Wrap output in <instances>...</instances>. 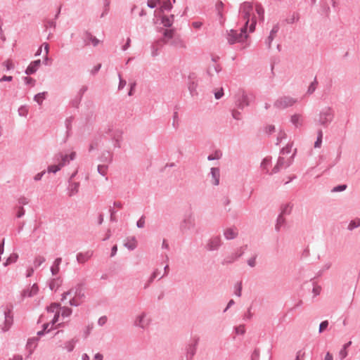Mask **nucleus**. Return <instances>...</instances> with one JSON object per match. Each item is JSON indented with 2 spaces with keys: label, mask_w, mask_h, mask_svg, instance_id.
I'll use <instances>...</instances> for the list:
<instances>
[{
  "label": "nucleus",
  "mask_w": 360,
  "mask_h": 360,
  "mask_svg": "<svg viewBox=\"0 0 360 360\" xmlns=\"http://www.w3.org/2000/svg\"><path fill=\"white\" fill-rule=\"evenodd\" d=\"M253 11V6L250 2H244L240 5V12L243 16L245 24L244 26L249 27V32L252 33L255 30L257 20L255 17L251 18V14Z\"/></svg>",
  "instance_id": "nucleus-1"
},
{
  "label": "nucleus",
  "mask_w": 360,
  "mask_h": 360,
  "mask_svg": "<svg viewBox=\"0 0 360 360\" xmlns=\"http://www.w3.org/2000/svg\"><path fill=\"white\" fill-rule=\"evenodd\" d=\"M334 117L335 110L333 108L330 106H326L320 110L316 121L318 124L327 128L333 121Z\"/></svg>",
  "instance_id": "nucleus-2"
},
{
  "label": "nucleus",
  "mask_w": 360,
  "mask_h": 360,
  "mask_svg": "<svg viewBox=\"0 0 360 360\" xmlns=\"http://www.w3.org/2000/svg\"><path fill=\"white\" fill-rule=\"evenodd\" d=\"M248 28L246 26H243L240 32L237 30L231 29L227 34V40L229 44H234L236 43H243L248 37Z\"/></svg>",
  "instance_id": "nucleus-3"
},
{
  "label": "nucleus",
  "mask_w": 360,
  "mask_h": 360,
  "mask_svg": "<svg viewBox=\"0 0 360 360\" xmlns=\"http://www.w3.org/2000/svg\"><path fill=\"white\" fill-rule=\"evenodd\" d=\"M200 341V338L198 336L193 337L191 341L186 346V360H193V356L197 352L198 345Z\"/></svg>",
  "instance_id": "nucleus-4"
},
{
  "label": "nucleus",
  "mask_w": 360,
  "mask_h": 360,
  "mask_svg": "<svg viewBox=\"0 0 360 360\" xmlns=\"http://www.w3.org/2000/svg\"><path fill=\"white\" fill-rule=\"evenodd\" d=\"M297 100L290 96H282L278 98L274 103L275 108L278 109H285L293 105Z\"/></svg>",
  "instance_id": "nucleus-5"
},
{
  "label": "nucleus",
  "mask_w": 360,
  "mask_h": 360,
  "mask_svg": "<svg viewBox=\"0 0 360 360\" xmlns=\"http://www.w3.org/2000/svg\"><path fill=\"white\" fill-rule=\"evenodd\" d=\"M292 207H293V204H292L291 202L283 204L281 206V213L276 219V225H282L283 224H284L285 222L284 217L285 215H288L291 213Z\"/></svg>",
  "instance_id": "nucleus-6"
},
{
  "label": "nucleus",
  "mask_w": 360,
  "mask_h": 360,
  "mask_svg": "<svg viewBox=\"0 0 360 360\" xmlns=\"http://www.w3.org/2000/svg\"><path fill=\"white\" fill-rule=\"evenodd\" d=\"M187 85L191 96L192 97L198 96V93L197 91V88L198 84V80L196 79V76L195 75L194 73H191L189 75Z\"/></svg>",
  "instance_id": "nucleus-7"
},
{
  "label": "nucleus",
  "mask_w": 360,
  "mask_h": 360,
  "mask_svg": "<svg viewBox=\"0 0 360 360\" xmlns=\"http://www.w3.org/2000/svg\"><path fill=\"white\" fill-rule=\"evenodd\" d=\"M221 245V240L219 236H213L208 240L206 245V249L208 251L217 250L219 248Z\"/></svg>",
  "instance_id": "nucleus-8"
},
{
  "label": "nucleus",
  "mask_w": 360,
  "mask_h": 360,
  "mask_svg": "<svg viewBox=\"0 0 360 360\" xmlns=\"http://www.w3.org/2000/svg\"><path fill=\"white\" fill-rule=\"evenodd\" d=\"M87 90H88V86L86 85H84L80 88V89L77 92V94L76 95V96L71 101V105L73 108H79V104L82 100L83 96Z\"/></svg>",
  "instance_id": "nucleus-9"
},
{
  "label": "nucleus",
  "mask_w": 360,
  "mask_h": 360,
  "mask_svg": "<svg viewBox=\"0 0 360 360\" xmlns=\"http://www.w3.org/2000/svg\"><path fill=\"white\" fill-rule=\"evenodd\" d=\"M250 105V98L249 96L243 92L242 95L238 96L236 101V107L240 110H243L245 107L248 106Z\"/></svg>",
  "instance_id": "nucleus-10"
},
{
  "label": "nucleus",
  "mask_w": 360,
  "mask_h": 360,
  "mask_svg": "<svg viewBox=\"0 0 360 360\" xmlns=\"http://www.w3.org/2000/svg\"><path fill=\"white\" fill-rule=\"evenodd\" d=\"M41 61L40 59H37L32 61L25 70V73L27 75H31L36 73L39 68L40 67Z\"/></svg>",
  "instance_id": "nucleus-11"
},
{
  "label": "nucleus",
  "mask_w": 360,
  "mask_h": 360,
  "mask_svg": "<svg viewBox=\"0 0 360 360\" xmlns=\"http://www.w3.org/2000/svg\"><path fill=\"white\" fill-rule=\"evenodd\" d=\"M83 286L84 283H79L75 287L70 289L73 290L72 294H74L75 297L78 300H83L85 298V294L83 291Z\"/></svg>",
  "instance_id": "nucleus-12"
},
{
  "label": "nucleus",
  "mask_w": 360,
  "mask_h": 360,
  "mask_svg": "<svg viewBox=\"0 0 360 360\" xmlns=\"http://www.w3.org/2000/svg\"><path fill=\"white\" fill-rule=\"evenodd\" d=\"M238 234V229L236 226L226 228L224 231V236L226 240H232L237 237Z\"/></svg>",
  "instance_id": "nucleus-13"
},
{
  "label": "nucleus",
  "mask_w": 360,
  "mask_h": 360,
  "mask_svg": "<svg viewBox=\"0 0 360 360\" xmlns=\"http://www.w3.org/2000/svg\"><path fill=\"white\" fill-rule=\"evenodd\" d=\"M146 316V314L145 312H143L139 315L136 318L134 325L136 327L144 329L148 325V322L145 319Z\"/></svg>",
  "instance_id": "nucleus-14"
},
{
  "label": "nucleus",
  "mask_w": 360,
  "mask_h": 360,
  "mask_svg": "<svg viewBox=\"0 0 360 360\" xmlns=\"http://www.w3.org/2000/svg\"><path fill=\"white\" fill-rule=\"evenodd\" d=\"M122 131L117 129L111 134V139L114 141V147L120 148L121 147L120 141L122 140Z\"/></svg>",
  "instance_id": "nucleus-15"
},
{
  "label": "nucleus",
  "mask_w": 360,
  "mask_h": 360,
  "mask_svg": "<svg viewBox=\"0 0 360 360\" xmlns=\"http://www.w3.org/2000/svg\"><path fill=\"white\" fill-rule=\"evenodd\" d=\"M210 174L212 179V184L214 186H218L219 184L220 179V169L219 167H212L210 169Z\"/></svg>",
  "instance_id": "nucleus-16"
},
{
  "label": "nucleus",
  "mask_w": 360,
  "mask_h": 360,
  "mask_svg": "<svg viewBox=\"0 0 360 360\" xmlns=\"http://www.w3.org/2000/svg\"><path fill=\"white\" fill-rule=\"evenodd\" d=\"M278 31H279L278 24L274 25L271 30L270 31L269 35L268 36V37L266 40V44L267 45V47L269 49H271V42L273 41V40L274 39L275 34H276Z\"/></svg>",
  "instance_id": "nucleus-17"
},
{
  "label": "nucleus",
  "mask_w": 360,
  "mask_h": 360,
  "mask_svg": "<svg viewBox=\"0 0 360 360\" xmlns=\"http://www.w3.org/2000/svg\"><path fill=\"white\" fill-rule=\"evenodd\" d=\"M93 255L92 251H86L85 252H79L77 255V261L80 264H84L88 261Z\"/></svg>",
  "instance_id": "nucleus-18"
},
{
  "label": "nucleus",
  "mask_w": 360,
  "mask_h": 360,
  "mask_svg": "<svg viewBox=\"0 0 360 360\" xmlns=\"http://www.w3.org/2000/svg\"><path fill=\"white\" fill-rule=\"evenodd\" d=\"M84 36L86 45H88L89 42H91L94 46H96L100 42V41L96 37L93 36L89 31H86L84 32Z\"/></svg>",
  "instance_id": "nucleus-19"
},
{
  "label": "nucleus",
  "mask_w": 360,
  "mask_h": 360,
  "mask_svg": "<svg viewBox=\"0 0 360 360\" xmlns=\"http://www.w3.org/2000/svg\"><path fill=\"white\" fill-rule=\"evenodd\" d=\"M243 255V252H240L239 253H232L231 255L225 257L221 263L223 265L231 264L236 259H238L239 257H240Z\"/></svg>",
  "instance_id": "nucleus-20"
},
{
  "label": "nucleus",
  "mask_w": 360,
  "mask_h": 360,
  "mask_svg": "<svg viewBox=\"0 0 360 360\" xmlns=\"http://www.w3.org/2000/svg\"><path fill=\"white\" fill-rule=\"evenodd\" d=\"M174 20V15L171 14L170 15H163L161 17V22L165 27H171L173 25Z\"/></svg>",
  "instance_id": "nucleus-21"
},
{
  "label": "nucleus",
  "mask_w": 360,
  "mask_h": 360,
  "mask_svg": "<svg viewBox=\"0 0 360 360\" xmlns=\"http://www.w3.org/2000/svg\"><path fill=\"white\" fill-rule=\"evenodd\" d=\"M127 241L124 243V246L129 250H134L137 247V241L134 236L128 237Z\"/></svg>",
  "instance_id": "nucleus-22"
},
{
  "label": "nucleus",
  "mask_w": 360,
  "mask_h": 360,
  "mask_svg": "<svg viewBox=\"0 0 360 360\" xmlns=\"http://www.w3.org/2000/svg\"><path fill=\"white\" fill-rule=\"evenodd\" d=\"M173 8V6L170 0H162V4L160 6V12L163 13L166 11H170Z\"/></svg>",
  "instance_id": "nucleus-23"
},
{
  "label": "nucleus",
  "mask_w": 360,
  "mask_h": 360,
  "mask_svg": "<svg viewBox=\"0 0 360 360\" xmlns=\"http://www.w3.org/2000/svg\"><path fill=\"white\" fill-rule=\"evenodd\" d=\"M174 30L173 29L165 30L162 35L163 38L160 39L161 41L166 44L168 39H171L174 37Z\"/></svg>",
  "instance_id": "nucleus-24"
},
{
  "label": "nucleus",
  "mask_w": 360,
  "mask_h": 360,
  "mask_svg": "<svg viewBox=\"0 0 360 360\" xmlns=\"http://www.w3.org/2000/svg\"><path fill=\"white\" fill-rule=\"evenodd\" d=\"M100 160L103 162L110 163L112 161V154L109 151H104L100 157Z\"/></svg>",
  "instance_id": "nucleus-25"
},
{
  "label": "nucleus",
  "mask_w": 360,
  "mask_h": 360,
  "mask_svg": "<svg viewBox=\"0 0 360 360\" xmlns=\"http://www.w3.org/2000/svg\"><path fill=\"white\" fill-rule=\"evenodd\" d=\"M79 187V182H72L70 183V187H69V196H72L75 194L78 193Z\"/></svg>",
  "instance_id": "nucleus-26"
},
{
  "label": "nucleus",
  "mask_w": 360,
  "mask_h": 360,
  "mask_svg": "<svg viewBox=\"0 0 360 360\" xmlns=\"http://www.w3.org/2000/svg\"><path fill=\"white\" fill-rule=\"evenodd\" d=\"M47 94H48L47 91H43V92L37 94L34 96V101L35 102H37L39 105H41V103H43V101L44 99H46Z\"/></svg>",
  "instance_id": "nucleus-27"
},
{
  "label": "nucleus",
  "mask_w": 360,
  "mask_h": 360,
  "mask_svg": "<svg viewBox=\"0 0 360 360\" xmlns=\"http://www.w3.org/2000/svg\"><path fill=\"white\" fill-rule=\"evenodd\" d=\"M18 258V255L16 253L11 254L6 260L4 262V266H7L13 263H15Z\"/></svg>",
  "instance_id": "nucleus-28"
},
{
  "label": "nucleus",
  "mask_w": 360,
  "mask_h": 360,
  "mask_svg": "<svg viewBox=\"0 0 360 360\" xmlns=\"http://www.w3.org/2000/svg\"><path fill=\"white\" fill-rule=\"evenodd\" d=\"M39 339L38 337H34L28 339L27 342V347L30 350L34 349L36 347L37 342L39 341Z\"/></svg>",
  "instance_id": "nucleus-29"
},
{
  "label": "nucleus",
  "mask_w": 360,
  "mask_h": 360,
  "mask_svg": "<svg viewBox=\"0 0 360 360\" xmlns=\"http://www.w3.org/2000/svg\"><path fill=\"white\" fill-rule=\"evenodd\" d=\"M61 282L60 278H53L50 281L49 287L51 290H55L60 285Z\"/></svg>",
  "instance_id": "nucleus-30"
},
{
  "label": "nucleus",
  "mask_w": 360,
  "mask_h": 360,
  "mask_svg": "<svg viewBox=\"0 0 360 360\" xmlns=\"http://www.w3.org/2000/svg\"><path fill=\"white\" fill-rule=\"evenodd\" d=\"M255 10H256V12L257 13V15H259L260 20L262 21H264V9L263 8V6H262L261 4H256V6H255Z\"/></svg>",
  "instance_id": "nucleus-31"
},
{
  "label": "nucleus",
  "mask_w": 360,
  "mask_h": 360,
  "mask_svg": "<svg viewBox=\"0 0 360 360\" xmlns=\"http://www.w3.org/2000/svg\"><path fill=\"white\" fill-rule=\"evenodd\" d=\"M63 167V164L51 165L47 167V172L49 173L56 174L57 172L60 171Z\"/></svg>",
  "instance_id": "nucleus-32"
},
{
  "label": "nucleus",
  "mask_w": 360,
  "mask_h": 360,
  "mask_svg": "<svg viewBox=\"0 0 360 360\" xmlns=\"http://www.w3.org/2000/svg\"><path fill=\"white\" fill-rule=\"evenodd\" d=\"M77 341L78 340L77 339L73 338L71 340L66 342L65 343V348L69 352H72L75 348V345Z\"/></svg>",
  "instance_id": "nucleus-33"
},
{
  "label": "nucleus",
  "mask_w": 360,
  "mask_h": 360,
  "mask_svg": "<svg viewBox=\"0 0 360 360\" xmlns=\"http://www.w3.org/2000/svg\"><path fill=\"white\" fill-rule=\"evenodd\" d=\"M323 140V131L321 129H319L317 131V137L316 140L314 142V148H320L322 143Z\"/></svg>",
  "instance_id": "nucleus-34"
},
{
  "label": "nucleus",
  "mask_w": 360,
  "mask_h": 360,
  "mask_svg": "<svg viewBox=\"0 0 360 360\" xmlns=\"http://www.w3.org/2000/svg\"><path fill=\"white\" fill-rule=\"evenodd\" d=\"M57 159L61 160V162L59 164H63V166H65L66 164H68L70 162V160L68 158V155H63L62 153H59L57 155Z\"/></svg>",
  "instance_id": "nucleus-35"
},
{
  "label": "nucleus",
  "mask_w": 360,
  "mask_h": 360,
  "mask_svg": "<svg viewBox=\"0 0 360 360\" xmlns=\"http://www.w3.org/2000/svg\"><path fill=\"white\" fill-rule=\"evenodd\" d=\"M300 119V115L298 114H294L291 116L290 122L295 127H298L299 126L302 125V124L299 123Z\"/></svg>",
  "instance_id": "nucleus-36"
},
{
  "label": "nucleus",
  "mask_w": 360,
  "mask_h": 360,
  "mask_svg": "<svg viewBox=\"0 0 360 360\" xmlns=\"http://www.w3.org/2000/svg\"><path fill=\"white\" fill-rule=\"evenodd\" d=\"M222 156V153L220 150H215V152L213 154H210L207 157V160H219Z\"/></svg>",
  "instance_id": "nucleus-37"
},
{
  "label": "nucleus",
  "mask_w": 360,
  "mask_h": 360,
  "mask_svg": "<svg viewBox=\"0 0 360 360\" xmlns=\"http://www.w3.org/2000/svg\"><path fill=\"white\" fill-rule=\"evenodd\" d=\"M46 261L45 257L43 256L38 255L35 257L34 261V266L35 268L39 267L41 266L44 262Z\"/></svg>",
  "instance_id": "nucleus-38"
},
{
  "label": "nucleus",
  "mask_w": 360,
  "mask_h": 360,
  "mask_svg": "<svg viewBox=\"0 0 360 360\" xmlns=\"http://www.w3.org/2000/svg\"><path fill=\"white\" fill-rule=\"evenodd\" d=\"M347 184H339L336 186H334L331 189V192L332 193L342 192V191H345L347 189Z\"/></svg>",
  "instance_id": "nucleus-39"
},
{
  "label": "nucleus",
  "mask_w": 360,
  "mask_h": 360,
  "mask_svg": "<svg viewBox=\"0 0 360 360\" xmlns=\"http://www.w3.org/2000/svg\"><path fill=\"white\" fill-rule=\"evenodd\" d=\"M317 84L318 82L316 80V78L315 77L314 81L310 84V85L308 87L307 94H312L315 91Z\"/></svg>",
  "instance_id": "nucleus-40"
},
{
  "label": "nucleus",
  "mask_w": 360,
  "mask_h": 360,
  "mask_svg": "<svg viewBox=\"0 0 360 360\" xmlns=\"http://www.w3.org/2000/svg\"><path fill=\"white\" fill-rule=\"evenodd\" d=\"M60 309H62L61 316L63 318L70 316L72 313V309L71 308L67 307H60Z\"/></svg>",
  "instance_id": "nucleus-41"
},
{
  "label": "nucleus",
  "mask_w": 360,
  "mask_h": 360,
  "mask_svg": "<svg viewBox=\"0 0 360 360\" xmlns=\"http://www.w3.org/2000/svg\"><path fill=\"white\" fill-rule=\"evenodd\" d=\"M60 308V304L57 302L51 303L49 306L46 307V311L48 312L53 313L56 309Z\"/></svg>",
  "instance_id": "nucleus-42"
},
{
  "label": "nucleus",
  "mask_w": 360,
  "mask_h": 360,
  "mask_svg": "<svg viewBox=\"0 0 360 360\" xmlns=\"http://www.w3.org/2000/svg\"><path fill=\"white\" fill-rule=\"evenodd\" d=\"M18 115L21 117H27L28 109L26 105H21L18 110Z\"/></svg>",
  "instance_id": "nucleus-43"
},
{
  "label": "nucleus",
  "mask_w": 360,
  "mask_h": 360,
  "mask_svg": "<svg viewBox=\"0 0 360 360\" xmlns=\"http://www.w3.org/2000/svg\"><path fill=\"white\" fill-rule=\"evenodd\" d=\"M108 165H98L97 167V170H98V172L102 175L103 176H104L105 174H106V172H107V169H108Z\"/></svg>",
  "instance_id": "nucleus-44"
},
{
  "label": "nucleus",
  "mask_w": 360,
  "mask_h": 360,
  "mask_svg": "<svg viewBox=\"0 0 360 360\" xmlns=\"http://www.w3.org/2000/svg\"><path fill=\"white\" fill-rule=\"evenodd\" d=\"M22 79H23L24 82L25 83V84H27V85H32V86L35 85L36 80L32 77L26 76V77H23Z\"/></svg>",
  "instance_id": "nucleus-45"
},
{
  "label": "nucleus",
  "mask_w": 360,
  "mask_h": 360,
  "mask_svg": "<svg viewBox=\"0 0 360 360\" xmlns=\"http://www.w3.org/2000/svg\"><path fill=\"white\" fill-rule=\"evenodd\" d=\"M328 324L329 323L327 320L321 322L319 324V333H322L328 328Z\"/></svg>",
  "instance_id": "nucleus-46"
},
{
  "label": "nucleus",
  "mask_w": 360,
  "mask_h": 360,
  "mask_svg": "<svg viewBox=\"0 0 360 360\" xmlns=\"http://www.w3.org/2000/svg\"><path fill=\"white\" fill-rule=\"evenodd\" d=\"M73 119H74L73 117H70L65 120V127L67 129V133H69V131L72 129V123Z\"/></svg>",
  "instance_id": "nucleus-47"
},
{
  "label": "nucleus",
  "mask_w": 360,
  "mask_h": 360,
  "mask_svg": "<svg viewBox=\"0 0 360 360\" xmlns=\"http://www.w3.org/2000/svg\"><path fill=\"white\" fill-rule=\"evenodd\" d=\"M292 144H290V143L287 144L285 147L281 148V153L283 155L290 153L291 150H292Z\"/></svg>",
  "instance_id": "nucleus-48"
},
{
  "label": "nucleus",
  "mask_w": 360,
  "mask_h": 360,
  "mask_svg": "<svg viewBox=\"0 0 360 360\" xmlns=\"http://www.w3.org/2000/svg\"><path fill=\"white\" fill-rule=\"evenodd\" d=\"M45 27L46 28L50 27L53 29H56V22L54 19L47 20L46 21Z\"/></svg>",
  "instance_id": "nucleus-49"
},
{
  "label": "nucleus",
  "mask_w": 360,
  "mask_h": 360,
  "mask_svg": "<svg viewBox=\"0 0 360 360\" xmlns=\"http://www.w3.org/2000/svg\"><path fill=\"white\" fill-rule=\"evenodd\" d=\"M109 212H110V221L112 222V223L117 222V219H116V217H115L116 211H115V208L114 207H110Z\"/></svg>",
  "instance_id": "nucleus-50"
},
{
  "label": "nucleus",
  "mask_w": 360,
  "mask_h": 360,
  "mask_svg": "<svg viewBox=\"0 0 360 360\" xmlns=\"http://www.w3.org/2000/svg\"><path fill=\"white\" fill-rule=\"evenodd\" d=\"M214 94L215 99H217V100L220 99L221 98H222V96L224 94V89L222 87H221L220 89H217L216 91H214Z\"/></svg>",
  "instance_id": "nucleus-51"
},
{
  "label": "nucleus",
  "mask_w": 360,
  "mask_h": 360,
  "mask_svg": "<svg viewBox=\"0 0 360 360\" xmlns=\"http://www.w3.org/2000/svg\"><path fill=\"white\" fill-rule=\"evenodd\" d=\"M259 349L255 348L251 354L250 360H259Z\"/></svg>",
  "instance_id": "nucleus-52"
},
{
  "label": "nucleus",
  "mask_w": 360,
  "mask_h": 360,
  "mask_svg": "<svg viewBox=\"0 0 360 360\" xmlns=\"http://www.w3.org/2000/svg\"><path fill=\"white\" fill-rule=\"evenodd\" d=\"M119 77V84H118V90H121L124 89V87L126 86V80H124L120 74L118 75Z\"/></svg>",
  "instance_id": "nucleus-53"
},
{
  "label": "nucleus",
  "mask_w": 360,
  "mask_h": 360,
  "mask_svg": "<svg viewBox=\"0 0 360 360\" xmlns=\"http://www.w3.org/2000/svg\"><path fill=\"white\" fill-rule=\"evenodd\" d=\"M136 86V82H133L129 84V90L128 91V96H131L134 94Z\"/></svg>",
  "instance_id": "nucleus-54"
},
{
  "label": "nucleus",
  "mask_w": 360,
  "mask_h": 360,
  "mask_svg": "<svg viewBox=\"0 0 360 360\" xmlns=\"http://www.w3.org/2000/svg\"><path fill=\"white\" fill-rule=\"evenodd\" d=\"M257 255H255L253 257H252L251 258H250L247 262H248V264L250 266V267H255V265H256V258H257Z\"/></svg>",
  "instance_id": "nucleus-55"
},
{
  "label": "nucleus",
  "mask_w": 360,
  "mask_h": 360,
  "mask_svg": "<svg viewBox=\"0 0 360 360\" xmlns=\"http://www.w3.org/2000/svg\"><path fill=\"white\" fill-rule=\"evenodd\" d=\"M264 131L267 134H271L275 131V126L273 124H269L265 127Z\"/></svg>",
  "instance_id": "nucleus-56"
},
{
  "label": "nucleus",
  "mask_w": 360,
  "mask_h": 360,
  "mask_svg": "<svg viewBox=\"0 0 360 360\" xmlns=\"http://www.w3.org/2000/svg\"><path fill=\"white\" fill-rule=\"evenodd\" d=\"M21 295L23 298L26 297H32L34 296L33 294L31 292L30 288L22 290Z\"/></svg>",
  "instance_id": "nucleus-57"
},
{
  "label": "nucleus",
  "mask_w": 360,
  "mask_h": 360,
  "mask_svg": "<svg viewBox=\"0 0 360 360\" xmlns=\"http://www.w3.org/2000/svg\"><path fill=\"white\" fill-rule=\"evenodd\" d=\"M241 291H242V283H238L236 285V287L235 295L238 297H240Z\"/></svg>",
  "instance_id": "nucleus-58"
},
{
  "label": "nucleus",
  "mask_w": 360,
  "mask_h": 360,
  "mask_svg": "<svg viewBox=\"0 0 360 360\" xmlns=\"http://www.w3.org/2000/svg\"><path fill=\"white\" fill-rule=\"evenodd\" d=\"M347 356V351L345 349H341L339 352L338 356L340 360H343Z\"/></svg>",
  "instance_id": "nucleus-59"
},
{
  "label": "nucleus",
  "mask_w": 360,
  "mask_h": 360,
  "mask_svg": "<svg viewBox=\"0 0 360 360\" xmlns=\"http://www.w3.org/2000/svg\"><path fill=\"white\" fill-rule=\"evenodd\" d=\"M231 115L233 119L240 120V112L236 110H233L231 111Z\"/></svg>",
  "instance_id": "nucleus-60"
},
{
  "label": "nucleus",
  "mask_w": 360,
  "mask_h": 360,
  "mask_svg": "<svg viewBox=\"0 0 360 360\" xmlns=\"http://www.w3.org/2000/svg\"><path fill=\"white\" fill-rule=\"evenodd\" d=\"M113 129H112V126L110 125V124H108L107 125L105 128H104V131L103 132L105 134H112V132H113Z\"/></svg>",
  "instance_id": "nucleus-61"
},
{
  "label": "nucleus",
  "mask_w": 360,
  "mask_h": 360,
  "mask_svg": "<svg viewBox=\"0 0 360 360\" xmlns=\"http://www.w3.org/2000/svg\"><path fill=\"white\" fill-rule=\"evenodd\" d=\"M31 292L33 294V295H35L36 294H37L38 291H39V287L37 285V284L36 283H34L32 287L30 288Z\"/></svg>",
  "instance_id": "nucleus-62"
},
{
  "label": "nucleus",
  "mask_w": 360,
  "mask_h": 360,
  "mask_svg": "<svg viewBox=\"0 0 360 360\" xmlns=\"http://www.w3.org/2000/svg\"><path fill=\"white\" fill-rule=\"evenodd\" d=\"M101 68V63H98L96 65H95L91 71V75H95L96 74H97L98 72L100 70Z\"/></svg>",
  "instance_id": "nucleus-63"
},
{
  "label": "nucleus",
  "mask_w": 360,
  "mask_h": 360,
  "mask_svg": "<svg viewBox=\"0 0 360 360\" xmlns=\"http://www.w3.org/2000/svg\"><path fill=\"white\" fill-rule=\"evenodd\" d=\"M107 322V317L105 316H103L100 317L98 320V324L101 326L105 325Z\"/></svg>",
  "instance_id": "nucleus-64"
}]
</instances>
